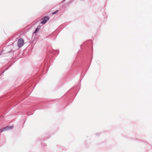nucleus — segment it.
Returning <instances> with one entry per match:
<instances>
[{
  "label": "nucleus",
  "instance_id": "3",
  "mask_svg": "<svg viewBox=\"0 0 152 152\" xmlns=\"http://www.w3.org/2000/svg\"><path fill=\"white\" fill-rule=\"evenodd\" d=\"M24 40L22 39H20V48L22 47L23 45Z\"/></svg>",
  "mask_w": 152,
  "mask_h": 152
},
{
  "label": "nucleus",
  "instance_id": "1",
  "mask_svg": "<svg viewBox=\"0 0 152 152\" xmlns=\"http://www.w3.org/2000/svg\"><path fill=\"white\" fill-rule=\"evenodd\" d=\"M13 126H12L4 127L3 129H0V132H2L3 131H6L12 129L13 128Z\"/></svg>",
  "mask_w": 152,
  "mask_h": 152
},
{
  "label": "nucleus",
  "instance_id": "2",
  "mask_svg": "<svg viewBox=\"0 0 152 152\" xmlns=\"http://www.w3.org/2000/svg\"><path fill=\"white\" fill-rule=\"evenodd\" d=\"M49 19V17L47 16H45L43 17L42 19V21L41 22V23L42 24H45Z\"/></svg>",
  "mask_w": 152,
  "mask_h": 152
},
{
  "label": "nucleus",
  "instance_id": "6",
  "mask_svg": "<svg viewBox=\"0 0 152 152\" xmlns=\"http://www.w3.org/2000/svg\"><path fill=\"white\" fill-rule=\"evenodd\" d=\"M17 45L18 46H19V40H18V43Z\"/></svg>",
  "mask_w": 152,
  "mask_h": 152
},
{
  "label": "nucleus",
  "instance_id": "5",
  "mask_svg": "<svg viewBox=\"0 0 152 152\" xmlns=\"http://www.w3.org/2000/svg\"><path fill=\"white\" fill-rule=\"evenodd\" d=\"M58 12V10H57L55 12H53L52 13V14L53 15H54V14H55L56 13H57Z\"/></svg>",
  "mask_w": 152,
  "mask_h": 152
},
{
  "label": "nucleus",
  "instance_id": "4",
  "mask_svg": "<svg viewBox=\"0 0 152 152\" xmlns=\"http://www.w3.org/2000/svg\"><path fill=\"white\" fill-rule=\"evenodd\" d=\"M39 28H38V27L36 29V30L34 32V33H36L38 31H39Z\"/></svg>",
  "mask_w": 152,
  "mask_h": 152
}]
</instances>
